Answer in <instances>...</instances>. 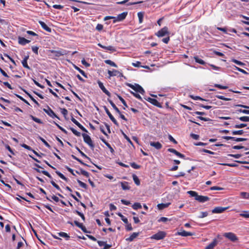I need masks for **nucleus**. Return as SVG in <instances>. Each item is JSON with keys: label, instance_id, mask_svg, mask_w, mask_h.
<instances>
[{"label": "nucleus", "instance_id": "obj_36", "mask_svg": "<svg viewBox=\"0 0 249 249\" xmlns=\"http://www.w3.org/2000/svg\"><path fill=\"white\" fill-rule=\"evenodd\" d=\"M132 208L134 210H137L142 208V205L140 203L136 202L132 205Z\"/></svg>", "mask_w": 249, "mask_h": 249}, {"label": "nucleus", "instance_id": "obj_11", "mask_svg": "<svg viewBox=\"0 0 249 249\" xmlns=\"http://www.w3.org/2000/svg\"><path fill=\"white\" fill-rule=\"evenodd\" d=\"M227 207H217L214 208L212 210V213H220L224 212L225 210L227 209Z\"/></svg>", "mask_w": 249, "mask_h": 249}, {"label": "nucleus", "instance_id": "obj_26", "mask_svg": "<svg viewBox=\"0 0 249 249\" xmlns=\"http://www.w3.org/2000/svg\"><path fill=\"white\" fill-rule=\"evenodd\" d=\"M57 235L60 237L65 238L67 240H69L70 237L67 233L64 232L57 233Z\"/></svg>", "mask_w": 249, "mask_h": 249}, {"label": "nucleus", "instance_id": "obj_2", "mask_svg": "<svg viewBox=\"0 0 249 249\" xmlns=\"http://www.w3.org/2000/svg\"><path fill=\"white\" fill-rule=\"evenodd\" d=\"M128 86L136 92H139L142 94H143L145 92L143 88L139 84H135V85H132L131 84H128Z\"/></svg>", "mask_w": 249, "mask_h": 249}, {"label": "nucleus", "instance_id": "obj_29", "mask_svg": "<svg viewBox=\"0 0 249 249\" xmlns=\"http://www.w3.org/2000/svg\"><path fill=\"white\" fill-rule=\"evenodd\" d=\"M108 102L110 103L112 107L113 108V109L117 112L118 113H120V111L118 109V108L116 106V105L114 104V103L110 99H107Z\"/></svg>", "mask_w": 249, "mask_h": 249}, {"label": "nucleus", "instance_id": "obj_59", "mask_svg": "<svg viewBox=\"0 0 249 249\" xmlns=\"http://www.w3.org/2000/svg\"><path fill=\"white\" fill-rule=\"evenodd\" d=\"M31 117H32V120H34L35 122H36L38 124H42V122L40 119H39L37 118H36L35 117H34L33 116H32Z\"/></svg>", "mask_w": 249, "mask_h": 249}, {"label": "nucleus", "instance_id": "obj_9", "mask_svg": "<svg viewBox=\"0 0 249 249\" xmlns=\"http://www.w3.org/2000/svg\"><path fill=\"white\" fill-rule=\"evenodd\" d=\"M43 111L45 113H46L49 116H50L51 117L53 118L55 117L58 118V117L57 116L55 113L53 111V110L49 107L47 109H43Z\"/></svg>", "mask_w": 249, "mask_h": 249}, {"label": "nucleus", "instance_id": "obj_35", "mask_svg": "<svg viewBox=\"0 0 249 249\" xmlns=\"http://www.w3.org/2000/svg\"><path fill=\"white\" fill-rule=\"evenodd\" d=\"M150 103H151L152 104H153L157 107H160V103L155 99L153 98L152 100H151Z\"/></svg>", "mask_w": 249, "mask_h": 249}, {"label": "nucleus", "instance_id": "obj_64", "mask_svg": "<svg viewBox=\"0 0 249 249\" xmlns=\"http://www.w3.org/2000/svg\"><path fill=\"white\" fill-rule=\"evenodd\" d=\"M238 111L239 112L244 113V114H249V110L240 109L238 110Z\"/></svg>", "mask_w": 249, "mask_h": 249}, {"label": "nucleus", "instance_id": "obj_28", "mask_svg": "<svg viewBox=\"0 0 249 249\" xmlns=\"http://www.w3.org/2000/svg\"><path fill=\"white\" fill-rule=\"evenodd\" d=\"M139 235L138 232H133L128 238L126 239V240L129 241H132L135 238H136Z\"/></svg>", "mask_w": 249, "mask_h": 249}, {"label": "nucleus", "instance_id": "obj_14", "mask_svg": "<svg viewBox=\"0 0 249 249\" xmlns=\"http://www.w3.org/2000/svg\"><path fill=\"white\" fill-rule=\"evenodd\" d=\"M18 42L19 44L21 45H25L26 44H28L29 42H30V40L26 39V38L23 37L19 36L18 37Z\"/></svg>", "mask_w": 249, "mask_h": 249}, {"label": "nucleus", "instance_id": "obj_16", "mask_svg": "<svg viewBox=\"0 0 249 249\" xmlns=\"http://www.w3.org/2000/svg\"><path fill=\"white\" fill-rule=\"evenodd\" d=\"M39 24L41 26V27L45 31L49 33H51L52 31V29L51 28L49 27L45 22L42 21H38Z\"/></svg>", "mask_w": 249, "mask_h": 249}, {"label": "nucleus", "instance_id": "obj_52", "mask_svg": "<svg viewBox=\"0 0 249 249\" xmlns=\"http://www.w3.org/2000/svg\"><path fill=\"white\" fill-rule=\"evenodd\" d=\"M232 61L234 63L236 64L237 65L241 66H242L245 65L244 63H243V62L236 59H232Z\"/></svg>", "mask_w": 249, "mask_h": 249}, {"label": "nucleus", "instance_id": "obj_34", "mask_svg": "<svg viewBox=\"0 0 249 249\" xmlns=\"http://www.w3.org/2000/svg\"><path fill=\"white\" fill-rule=\"evenodd\" d=\"M138 17L139 18V23H142L143 21V13L142 12H139L138 13Z\"/></svg>", "mask_w": 249, "mask_h": 249}, {"label": "nucleus", "instance_id": "obj_60", "mask_svg": "<svg viewBox=\"0 0 249 249\" xmlns=\"http://www.w3.org/2000/svg\"><path fill=\"white\" fill-rule=\"evenodd\" d=\"M228 156L229 157H234L236 159H238L241 156V154H228Z\"/></svg>", "mask_w": 249, "mask_h": 249}, {"label": "nucleus", "instance_id": "obj_40", "mask_svg": "<svg viewBox=\"0 0 249 249\" xmlns=\"http://www.w3.org/2000/svg\"><path fill=\"white\" fill-rule=\"evenodd\" d=\"M55 173H56V174L60 178H61L62 179H63V180H65V181H67L68 180V179L67 178H66L61 173H60V172L58 171H56L55 172Z\"/></svg>", "mask_w": 249, "mask_h": 249}, {"label": "nucleus", "instance_id": "obj_1", "mask_svg": "<svg viewBox=\"0 0 249 249\" xmlns=\"http://www.w3.org/2000/svg\"><path fill=\"white\" fill-rule=\"evenodd\" d=\"M127 15V12H124L120 14H119L117 17L107 16L105 17L104 20H107L109 19H113V23H116L117 22L122 21L124 20Z\"/></svg>", "mask_w": 249, "mask_h": 249}, {"label": "nucleus", "instance_id": "obj_18", "mask_svg": "<svg viewBox=\"0 0 249 249\" xmlns=\"http://www.w3.org/2000/svg\"><path fill=\"white\" fill-rule=\"evenodd\" d=\"M168 151L170 152L173 153L175 154L176 156L179 158H183L184 157V155L181 154L180 153L177 151L176 150L173 149V148H169L168 149Z\"/></svg>", "mask_w": 249, "mask_h": 249}, {"label": "nucleus", "instance_id": "obj_32", "mask_svg": "<svg viewBox=\"0 0 249 249\" xmlns=\"http://www.w3.org/2000/svg\"><path fill=\"white\" fill-rule=\"evenodd\" d=\"M194 59L196 62L201 64V65H204L205 64V62L204 61H203L202 59H200L198 56H195Z\"/></svg>", "mask_w": 249, "mask_h": 249}, {"label": "nucleus", "instance_id": "obj_44", "mask_svg": "<svg viewBox=\"0 0 249 249\" xmlns=\"http://www.w3.org/2000/svg\"><path fill=\"white\" fill-rule=\"evenodd\" d=\"M77 182L78 183V184H79V185L83 188H85V189H87V185L86 183L83 182L82 181H80V180L79 179H77Z\"/></svg>", "mask_w": 249, "mask_h": 249}, {"label": "nucleus", "instance_id": "obj_27", "mask_svg": "<svg viewBox=\"0 0 249 249\" xmlns=\"http://www.w3.org/2000/svg\"><path fill=\"white\" fill-rule=\"evenodd\" d=\"M20 145H21V147H23V148H25V149H27V150H32V151H33V152H34V153H35L36 156H39V154H38L36 151H35V150H33V149H32V148H31L30 146H28V145H26V144H24V143H23V144H21Z\"/></svg>", "mask_w": 249, "mask_h": 249}, {"label": "nucleus", "instance_id": "obj_4", "mask_svg": "<svg viewBox=\"0 0 249 249\" xmlns=\"http://www.w3.org/2000/svg\"><path fill=\"white\" fill-rule=\"evenodd\" d=\"M82 136L83 137L84 141L86 143H87L91 148H93L94 145L90 136L85 133L82 134Z\"/></svg>", "mask_w": 249, "mask_h": 249}, {"label": "nucleus", "instance_id": "obj_55", "mask_svg": "<svg viewBox=\"0 0 249 249\" xmlns=\"http://www.w3.org/2000/svg\"><path fill=\"white\" fill-rule=\"evenodd\" d=\"M80 174L87 177H89V174L88 172L83 170V169L80 170Z\"/></svg>", "mask_w": 249, "mask_h": 249}, {"label": "nucleus", "instance_id": "obj_5", "mask_svg": "<svg viewBox=\"0 0 249 249\" xmlns=\"http://www.w3.org/2000/svg\"><path fill=\"white\" fill-rule=\"evenodd\" d=\"M224 236L232 242H235L238 240L236 235L231 232L225 233Z\"/></svg>", "mask_w": 249, "mask_h": 249}, {"label": "nucleus", "instance_id": "obj_8", "mask_svg": "<svg viewBox=\"0 0 249 249\" xmlns=\"http://www.w3.org/2000/svg\"><path fill=\"white\" fill-rule=\"evenodd\" d=\"M104 109L106 112V113L110 119L113 122V123L116 124V125H118V123L116 120L114 118V117L112 116V115L111 114V113L109 112L107 108L105 106L104 107Z\"/></svg>", "mask_w": 249, "mask_h": 249}, {"label": "nucleus", "instance_id": "obj_21", "mask_svg": "<svg viewBox=\"0 0 249 249\" xmlns=\"http://www.w3.org/2000/svg\"><path fill=\"white\" fill-rule=\"evenodd\" d=\"M29 58V55H27L26 56H25L24 59H23V60L22 61L21 63H22V64L23 65V66L28 69V70H30V67L28 65V64H27V60Z\"/></svg>", "mask_w": 249, "mask_h": 249}, {"label": "nucleus", "instance_id": "obj_13", "mask_svg": "<svg viewBox=\"0 0 249 249\" xmlns=\"http://www.w3.org/2000/svg\"><path fill=\"white\" fill-rule=\"evenodd\" d=\"M209 199V197L208 196L199 195H198L197 197L196 198V200L202 203L208 201Z\"/></svg>", "mask_w": 249, "mask_h": 249}, {"label": "nucleus", "instance_id": "obj_62", "mask_svg": "<svg viewBox=\"0 0 249 249\" xmlns=\"http://www.w3.org/2000/svg\"><path fill=\"white\" fill-rule=\"evenodd\" d=\"M168 220H169L167 218L165 217H161L158 220V221L160 222H166Z\"/></svg>", "mask_w": 249, "mask_h": 249}, {"label": "nucleus", "instance_id": "obj_6", "mask_svg": "<svg viewBox=\"0 0 249 249\" xmlns=\"http://www.w3.org/2000/svg\"><path fill=\"white\" fill-rule=\"evenodd\" d=\"M168 34V29L167 27L162 28L156 34V36H157L158 37H162Z\"/></svg>", "mask_w": 249, "mask_h": 249}, {"label": "nucleus", "instance_id": "obj_46", "mask_svg": "<svg viewBox=\"0 0 249 249\" xmlns=\"http://www.w3.org/2000/svg\"><path fill=\"white\" fill-rule=\"evenodd\" d=\"M239 119L243 122H249V116L240 117Z\"/></svg>", "mask_w": 249, "mask_h": 249}, {"label": "nucleus", "instance_id": "obj_49", "mask_svg": "<svg viewBox=\"0 0 249 249\" xmlns=\"http://www.w3.org/2000/svg\"><path fill=\"white\" fill-rule=\"evenodd\" d=\"M130 165L132 168H133L134 169H138L140 168V167H141L140 165L137 164L135 162L131 163Z\"/></svg>", "mask_w": 249, "mask_h": 249}, {"label": "nucleus", "instance_id": "obj_31", "mask_svg": "<svg viewBox=\"0 0 249 249\" xmlns=\"http://www.w3.org/2000/svg\"><path fill=\"white\" fill-rule=\"evenodd\" d=\"M132 177H133V179L134 182L135 183V184L137 185H140V181L138 177L136 175H134V174L133 175Z\"/></svg>", "mask_w": 249, "mask_h": 249}, {"label": "nucleus", "instance_id": "obj_61", "mask_svg": "<svg viewBox=\"0 0 249 249\" xmlns=\"http://www.w3.org/2000/svg\"><path fill=\"white\" fill-rule=\"evenodd\" d=\"M51 183L52 184V185L55 187L57 190H60V188L59 187V186L56 184L53 180H52L51 181Z\"/></svg>", "mask_w": 249, "mask_h": 249}, {"label": "nucleus", "instance_id": "obj_20", "mask_svg": "<svg viewBox=\"0 0 249 249\" xmlns=\"http://www.w3.org/2000/svg\"><path fill=\"white\" fill-rule=\"evenodd\" d=\"M98 46L100 47L101 48H102L103 49H104L105 50H108V51H110L113 52V51H115V49L114 48V47H113L112 46H103L101 43H98Z\"/></svg>", "mask_w": 249, "mask_h": 249}, {"label": "nucleus", "instance_id": "obj_50", "mask_svg": "<svg viewBox=\"0 0 249 249\" xmlns=\"http://www.w3.org/2000/svg\"><path fill=\"white\" fill-rule=\"evenodd\" d=\"M71 130L75 135L77 136H80L81 135L80 132L77 131L73 128H71Z\"/></svg>", "mask_w": 249, "mask_h": 249}, {"label": "nucleus", "instance_id": "obj_43", "mask_svg": "<svg viewBox=\"0 0 249 249\" xmlns=\"http://www.w3.org/2000/svg\"><path fill=\"white\" fill-rule=\"evenodd\" d=\"M241 196L245 199H249V193H246V192H241L240 193Z\"/></svg>", "mask_w": 249, "mask_h": 249}, {"label": "nucleus", "instance_id": "obj_30", "mask_svg": "<svg viewBox=\"0 0 249 249\" xmlns=\"http://www.w3.org/2000/svg\"><path fill=\"white\" fill-rule=\"evenodd\" d=\"M105 63H106L107 64L110 65L111 66L115 68L117 67V65L114 62L110 60H105Z\"/></svg>", "mask_w": 249, "mask_h": 249}, {"label": "nucleus", "instance_id": "obj_3", "mask_svg": "<svg viewBox=\"0 0 249 249\" xmlns=\"http://www.w3.org/2000/svg\"><path fill=\"white\" fill-rule=\"evenodd\" d=\"M166 236V233L163 231H160L153 235L151 239L159 240L163 239Z\"/></svg>", "mask_w": 249, "mask_h": 249}, {"label": "nucleus", "instance_id": "obj_57", "mask_svg": "<svg viewBox=\"0 0 249 249\" xmlns=\"http://www.w3.org/2000/svg\"><path fill=\"white\" fill-rule=\"evenodd\" d=\"M130 93L132 95H133L136 98H137L141 100H142V98L141 96L139 94L134 92L133 91H130Z\"/></svg>", "mask_w": 249, "mask_h": 249}, {"label": "nucleus", "instance_id": "obj_12", "mask_svg": "<svg viewBox=\"0 0 249 249\" xmlns=\"http://www.w3.org/2000/svg\"><path fill=\"white\" fill-rule=\"evenodd\" d=\"M98 84L100 88L107 95L108 97L111 96L110 93L105 88L103 83L99 81H98Z\"/></svg>", "mask_w": 249, "mask_h": 249}, {"label": "nucleus", "instance_id": "obj_38", "mask_svg": "<svg viewBox=\"0 0 249 249\" xmlns=\"http://www.w3.org/2000/svg\"><path fill=\"white\" fill-rule=\"evenodd\" d=\"M232 135H242L244 133V131L243 130H234L231 132Z\"/></svg>", "mask_w": 249, "mask_h": 249}, {"label": "nucleus", "instance_id": "obj_51", "mask_svg": "<svg viewBox=\"0 0 249 249\" xmlns=\"http://www.w3.org/2000/svg\"><path fill=\"white\" fill-rule=\"evenodd\" d=\"M61 113L66 118V115L68 114V110L66 108H60Z\"/></svg>", "mask_w": 249, "mask_h": 249}, {"label": "nucleus", "instance_id": "obj_56", "mask_svg": "<svg viewBox=\"0 0 249 249\" xmlns=\"http://www.w3.org/2000/svg\"><path fill=\"white\" fill-rule=\"evenodd\" d=\"M214 87H216V88H219L220 89H228V87L224 86H222V85H219V84H215L214 85Z\"/></svg>", "mask_w": 249, "mask_h": 249}, {"label": "nucleus", "instance_id": "obj_15", "mask_svg": "<svg viewBox=\"0 0 249 249\" xmlns=\"http://www.w3.org/2000/svg\"><path fill=\"white\" fill-rule=\"evenodd\" d=\"M71 121L75 124L78 127H79L82 131L85 132H87V129L82 125L76 119H75L73 117H72L71 119Z\"/></svg>", "mask_w": 249, "mask_h": 249}, {"label": "nucleus", "instance_id": "obj_17", "mask_svg": "<svg viewBox=\"0 0 249 249\" xmlns=\"http://www.w3.org/2000/svg\"><path fill=\"white\" fill-rule=\"evenodd\" d=\"M97 243L100 247H104L103 249H108L111 247V245L107 244L106 242L102 241H98Z\"/></svg>", "mask_w": 249, "mask_h": 249}, {"label": "nucleus", "instance_id": "obj_24", "mask_svg": "<svg viewBox=\"0 0 249 249\" xmlns=\"http://www.w3.org/2000/svg\"><path fill=\"white\" fill-rule=\"evenodd\" d=\"M121 186L124 190H128L130 187L128 185V183L126 181H124L121 182Z\"/></svg>", "mask_w": 249, "mask_h": 249}, {"label": "nucleus", "instance_id": "obj_37", "mask_svg": "<svg viewBox=\"0 0 249 249\" xmlns=\"http://www.w3.org/2000/svg\"><path fill=\"white\" fill-rule=\"evenodd\" d=\"M187 193L190 195V196L192 197H195V198L197 197L198 194L197 193L193 191H189L187 192Z\"/></svg>", "mask_w": 249, "mask_h": 249}, {"label": "nucleus", "instance_id": "obj_47", "mask_svg": "<svg viewBox=\"0 0 249 249\" xmlns=\"http://www.w3.org/2000/svg\"><path fill=\"white\" fill-rule=\"evenodd\" d=\"M208 215V213L207 212H202L200 213V215L198 216L200 218H202L206 217Z\"/></svg>", "mask_w": 249, "mask_h": 249}, {"label": "nucleus", "instance_id": "obj_10", "mask_svg": "<svg viewBox=\"0 0 249 249\" xmlns=\"http://www.w3.org/2000/svg\"><path fill=\"white\" fill-rule=\"evenodd\" d=\"M223 138L226 140H232L235 141L236 142L245 141L247 140L246 138H237L230 137V136H224V137H223Z\"/></svg>", "mask_w": 249, "mask_h": 249}, {"label": "nucleus", "instance_id": "obj_45", "mask_svg": "<svg viewBox=\"0 0 249 249\" xmlns=\"http://www.w3.org/2000/svg\"><path fill=\"white\" fill-rule=\"evenodd\" d=\"M117 97L119 99V100L121 101V102L123 103V104L124 106L125 107H127V105L124 101V100L119 95L117 94Z\"/></svg>", "mask_w": 249, "mask_h": 249}, {"label": "nucleus", "instance_id": "obj_53", "mask_svg": "<svg viewBox=\"0 0 249 249\" xmlns=\"http://www.w3.org/2000/svg\"><path fill=\"white\" fill-rule=\"evenodd\" d=\"M246 126H247V124H239L235 125L234 127L236 128H241L246 127Z\"/></svg>", "mask_w": 249, "mask_h": 249}, {"label": "nucleus", "instance_id": "obj_63", "mask_svg": "<svg viewBox=\"0 0 249 249\" xmlns=\"http://www.w3.org/2000/svg\"><path fill=\"white\" fill-rule=\"evenodd\" d=\"M32 49L34 53H35L36 54H38V47L36 46H33L32 47Z\"/></svg>", "mask_w": 249, "mask_h": 249}, {"label": "nucleus", "instance_id": "obj_33", "mask_svg": "<svg viewBox=\"0 0 249 249\" xmlns=\"http://www.w3.org/2000/svg\"><path fill=\"white\" fill-rule=\"evenodd\" d=\"M118 215L119 216H120L122 219V220L125 224H127L128 223V219L127 218H126L125 217H124L122 213H118Z\"/></svg>", "mask_w": 249, "mask_h": 249}, {"label": "nucleus", "instance_id": "obj_7", "mask_svg": "<svg viewBox=\"0 0 249 249\" xmlns=\"http://www.w3.org/2000/svg\"><path fill=\"white\" fill-rule=\"evenodd\" d=\"M176 234L181 236L186 237L189 236H192L194 234V233L191 232L186 231L183 230H180V231L177 232Z\"/></svg>", "mask_w": 249, "mask_h": 249}, {"label": "nucleus", "instance_id": "obj_54", "mask_svg": "<svg viewBox=\"0 0 249 249\" xmlns=\"http://www.w3.org/2000/svg\"><path fill=\"white\" fill-rule=\"evenodd\" d=\"M216 97L219 99H221L224 101H230L231 100V99L228 98H226L223 96L222 95H216Z\"/></svg>", "mask_w": 249, "mask_h": 249}, {"label": "nucleus", "instance_id": "obj_41", "mask_svg": "<svg viewBox=\"0 0 249 249\" xmlns=\"http://www.w3.org/2000/svg\"><path fill=\"white\" fill-rule=\"evenodd\" d=\"M38 139L41 141V142L45 144L46 147L48 148L50 147V144L43 138L39 136Z\"/></svg>", "mask_w": 249, "mask_h": 249}, {"label": "nucleus", "instance_id": "obj_22", "mask_svg": "<svg viewBox=\"0 0 249 249\" xmlns=\"http://www.w3.org/2000/svg\"><path fill=\"white\" fill-rule=\"evenodd\" d=\"M107 73L109 75V78L112 76H115L117 75L118 74L120 73V72L116 70H113V71H110L108 70L107 71Z\"/></svg>", "mask_w": 249, "mask_h": 249}, {"label": "nucleus", "instance_id": "obj_23", "mask_svg": "<svg viewBox=\"0 0 249 249\" xmlns=\"http://www.w3.org/2000/svg\"><path fill=\"white\" fill-rule=\"evenodd\" d=\"M217 243V240L214 239L212 243H211L205 248V249H213V248L216 245Z\"/></svg>", "mask_w": 249, "mask_h": 249}, {"label": "nucleus", "instance_id": "obj_19", "mask_svg": "<svg viewBox=\"0 0 249 249\" xmlns=\"http://www.w3.org/2000/svg\"><path fill=\"white\" fill-rule=\"evenodd\" d=\"M150 144L151 146L154 147L157 149H160L162 147L161 144L159 142H151Z\"/></svg>", "mask_w": 249, "mask_h": 249}, {"label": "nucleus", "instance_id": "obj_58", "mask_svg": "<svg viewBox=\"0 0 249 249\" xmlns=\"http://www.w3.org/2000/svg\"><path fill=\"white\" fill-rule=\"evenodd\" d=\"M210 190H218V191H220V190H223V188H221V187H217V186H213V187H211L210 188Z\"/></svg>", "mask_w": 249, "mask_h": 249}, {"label": "nucleus", "instance_id": "obj_39", "mask_svg": "<svg viewBox=\"0 0 249 249\" xmlns=\"http://www.w3.org/2000/svg\"><path fill=\"white\" fill-rule=\"evenodd\" d=\"M240 216L245 217V218H249V213H248V211H243L242 213H240Z\"/></svg>", "mask_w": 249, "mask_h": 249}, {"label": "nucleus", "instance_id": "obj_48", "mask_svg": "<svg viewBox=\"0 0 249 249\" xmlns=\"http://www.w3.org/2000/svg\"><path fill=\"white\" fill-rule=\"evenodd\" d=\"M234 69L238 71H240V72H242V73H244L245 74H248V73L246 71H245L244 70L242 69H241L240 68H238V67H237L236 66H234Z\"/></svg>", "mask_w": 249, "mask_h": 249}, {"label": "nucleus", "instance_id": "obj_25", "mask_svg": "<svg viewBox=\"0 0 249 249\" xmlns=\"http://www.w3.org/2000/svg\"><path fill=\"white\" fill-rule=\"evenodd\" d=\"M170 205V203L159 204L157 207L159 210H162L168 207Z\"/></svg>", "mask_w": 249, "mask_h": 249}, {"label": "nucleus", "instance_id": "obj_42", "mask_svg": "<svg viewBox=\"0 0 249 249\" xmlns=\"http://www.w3.org/2000/svg\"><path fill=\"white\" fill-rule=\"evenodd\" d=\"M75 69L77 70L78 71H79V72L82 75H83L84 77H87V76L86 75V74L85 73V72H84V71H83V70H82L81 69H80L79 67H78L77 66H75Z\"/></svg>", "mask_w": 249, "mask_h": 249}]
</instances>
